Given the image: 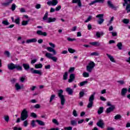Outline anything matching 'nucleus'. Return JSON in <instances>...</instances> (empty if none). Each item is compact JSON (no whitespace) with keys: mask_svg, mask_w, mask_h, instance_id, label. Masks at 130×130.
<instances>
[{"mask_svg":"<svg viewBox=\"0 0 130 130\" xmlns=\"http://www.w3.org/2000/svg\"><path fill=\"white\" fill-rule=\"evenodd\" d=\"M7 67L10 71H13V70H15V69H16L17 71H23L22 66L19 64H15L13 63H10L7 65Z\"/></svg>","mask_w":130,"mask_h":130,"instance_id":"1","label":"nucleus"},{"mask_svg":"<svg viewBox=\"0 0 130 130\" xmlns=\"http://www.w3.org/2000/svg\"><path fill=\"white\" fill-rule=\"evenodd\" d=\"M62 93H63V90H62V89H60L58 91V96L60 99L61 105H64V103L66 102V99H64V95L62 94Z\"/></svg>","mask_w":130,"mask_h":130,"instance_id":"2","label":"nucleus"},{"mask_svg":"<svg viewBox=\"0 0 130 130\" xmlns=\"http://www.w3.org/2000/svg\"><path fill=\"white\" fill-rule=\"evenodd\" d=\"M95 99L94 94H91L88 100L89 103L87 106V108H92L94 104V100Z\"/></svg>","mask_w":130,"mask_h":130,"instance_id":"3","label":"nucleus"},{"mask_svg":"<svg viewBox=\"0 0 130 130\" xmlns=\"http://www.w3.org/2000/svg\"><path fill=\"white\" fill-rule=\"evenodd\" d=\"M95 64L94 62L91 61L86 66V71L88 72V73H92V71H93V69L95 67Z\"/></svg>","mask_w":130,"mask_h":130,"instance_id":"4","label":"nucleus"},{"mask_svg":"<svg viewBox=\"0 0 130 130\" xmlns=\"http://www.w3.org/2000/svg\"><path fill=\"white\" fill-rule=\"evenodd\" d=\"M20 118L22 121L28 118V112L25 109L21 112Z\"/></svg>","mask_w":130,"mask_h":130,"instance_id":"5","label":"nucleus"},{"mask_svg":"<svg viewBox=\"0 0 130 130\" xmlns=\"http://www.w3.org/2000/svg\"><path fill=\"white\" fill-rule=\"evenodd\" d=\"M124 3H123V7H125V5H127L126 6L125 10L127 11V13H130V0H123Z\"/></svg>","mask_w":130,"mask_h":130,"instance_id":"6","label":"nucleus"},{"mask_svg":"<svg viewBox=\"0 0 130 130\" xmlns=\"http://www.w3.org/2000/svg\"><path fill=\"white\" fill-rule=\"evenodd\" d=\"M104 14H99L96 16V18H99V20L97 21L98 24L99 25H101L103 24V22H104Z\"/></svg>","mask_w":130,"mask_h":130,"instance_id":"7","label":"nucleus"},{"mask_svg":"<svg viewBox=\"0 0 130 130\" xmlns=\"http://www.w3.org/2000/svg\"><path fill=\"white\" fill-rule=\"evenodd\" d=\"M30 71L31 74H37V75H39V76L42 75V72L41 70H34V68H30Z\"/></svg>","mask_w":130,"mask_h":130,"instance_id":"8","label":"nucleus"},{"mask_svg":"<svg viewBox=\"0 0 130 130\" xmlns=\"http://www.w3.org/2000/svg\"><path fill=\"white\" fill-rule=\"evenodd\" d=\"M58 4L57 0H52V1H49L47 3V5L48 6H56Z\"/></svg>","mask_w":130,"mask_h":130,"instance_id":"9","label":"nucleus"},{"mask_svg":"<svg viewBox=\"0 0 130 130\" xmlns=\"http://www.w3.org/2000/svg\"><path fill=\"white\" fill-rule=\"evenodd\" d=\"M76 79V75L75 74H71L70 75L69 79L68 80L69 83H73L74 81H75V79Z\"/></svg>","mask_w":130,"mask_h":130,"instance_id":"10","label":"nucleus"},{"mask_svg":"<svg viewBox=\"0 0 130 130\" xmlns=\"http://www.w3.org/2000/svg\"><path fill=\"white\" fill-rule=\"evenodd\" d=\"M96 125L101 128H103L104 127V122L102 119L99 120V121L97 122Z\"/></svg>","mask_w":130,"mask_h":130,"instance_id":"11","label":"nucleus"},{"mask_svg":"<svg viewBox=\"0 0 130 130\" xmlns=\"http://www.w3.org/2000/svg\"><path fill=\"white\" fill-rule=\"evenodd\" d=\"M115 109V106H111L108 108L106 111V113H110V112H112Z\"/></svg>","mask_w":130,"mask_h":130,"instance_id":"12","label":"nucleus"},{"mask_svg":"<svg viewBox=\"0 0 130 130\" xmlns=\"http://www.w3.org/2000/svg\"><path fill=\"white\" fill-rule=\"evenodd\" d=\"M46 49H47V50L49 51V52H53V54H56V51H55V50H54V49H53V48H52L51 47H48L46 48Z\"/></svg>","mask_w":130,"mask_h":130,"instance_id":"13","label":"nucleus"},{"mask_svg":"<svg viewBox=\"0 0 130 130\" xmlns=\"http://www.w3.org/2000/svg\"><path fill=\"white\" fill-rule=\"evenodd\" d=\"M37 34L40 35V36H47V32H42L41 30H37Z\"/></svg>","mask_w":130,"mask_h":130,"instance_id":"14","label":"nucleus"},{"mask_svg":"<svg viewBox=\"0 0 130 130\" xmlns=\"http://www.w3.org/2000/svg\"><path fill=\"white\" fill-rule=\"evenodd\" d=\"M72 4H77L78 7H82V2L81 0H72Z\"/></svg>","mask_w":130,"mask_h":130,"instance_id":"15","label":"nucleus"},{"mask_svg":"<svg viewBox=\"0 0 130 130\" xmlns=\"http://www.w3.org/2000/svg\"><path fill=\"white\" fill-rule=\"evenodd\" d=\"M13 3V0H7V2L2 3L3 7H9Z\"/></svg>","mask_w":130,"mask_h":130,"instance_id":"16","label":"nucleus"},{"mask_svg":"<svg viewBox=\"0 0 130 130\" xmlns=\"http://www.w3.org/2000/svg\"><path fill=\"white\" fill-rule=\"evenodd\" d=\"M127 92H128L127 88H122L121 91V96H125V94H126Z\"/></svg>","mask_w":130,"mask_h":130,"instance_id":"17","label":"nucleus"},{"mask_svg":"<svg viewBox=\"0 0 130 130\" xmlns=\"http://www.w3.org/2000/svg\"><path fill=\"white\" fill-rule=\"evenodd\" d=\"M36 42H37V39L36 38L28 39L26 40V43H35Z\"/></svg>","mask_w":130,"mask_h":130,"instance_id":"18","label":"nucleus"},{"mask_svg":"<svg viewBox=\"0 0 130 130\" xmlns=\"http://www.w3.org/2000/svg\"><path fill=\"white\" fill-rule=\"evenodd\" d=\"M66 92L69 94V95H73V93H74V90H73V89L68 87L66 88Z\"/></svg>","mask_w":130,"mask_h":130,"instance_id":"19","label":"nucleus"},{"mask_svg":"<svg viewBox=\"0 0 130 130\" xmlns=\"http://www.w3.org/2000/svg\"><path fill=\"white\" fill-rule=\"evenodd\" d=\"M22 66L23 67L25 71H28L29 70H30V65H29V64L28 63H23L22 64Z\"/></svg>","mask_w":130,"mask_h":130,"instance_id":"20","label":"nucleus"},{"mask_svg":"<svg viewBox=\"0 0 130 130\" xmlns=\"http://www.w3.org/2000/svg\"><path fill=\"white\" fill-rule=\"evenodd\" d=\"M107 56L109 58L110 60L111 61H112V62H115V60L114 59V58H113V56H112L108 54H107Z\"/></svg>","mask_w":130,"mask_h":130,"instance_id":"21","label":"nucleus"},{"mask_svg":"<svg viewBox=\"0 0 130 130\" xmlns=\"http://www.w3.org/2000/svg\"><path fill=\"white\" fill-rule=\"evenodd\" d=\"M90 44L92 46H100V43L98 42H91Z\"/></svg>","mask_w":130,"mask_h":130,"instance_id":"22","label":"nucleus"},{"mask_svg":"<svg viewBox=\"0 0 130 130\" xmlns=\"http://www.w3.org/2000/svg\"><path fill=\"white\" fill-rule=\"evenodd\" d=\"M107 4L109 8H111V9H115V7H114V5H113V4L111 3V1H108Z\"/></svg>","mask_w":130,"mask_h":130,"instance_id":"23","label":"nucleus"},{"mask_svg":"<svg viewBox=\"0 0 130 130\" xmlns=\"http://www.w3.org/2000/svg\"><path fill=\"white\" fill-rule=\"evenodd\" d=\"M15 88L17 91L19 90H21L22 89V87L20 86V84L18 83H16L15 84Z\"/></svg>","mask_w":130,"mask_h":130,"instance_id":"24","label":"nucleus"},{"mask_svg":"<svg viewBox=\"0 0 130 130\" xmlns=\"http://www.w3.org/2000/svg\"><path fill=\"white\" fill-rule=\"evenodd\" d=\"M56 18L50 17L48 19L47 23H51V22H55Z\"/></svg>","mask_w":130,"mask_h":130,"instance_id":"25","label":"nucleus"},{"mask_svg":"<svg viewBox=\"0 0 130 130\" xmlns=\"http://www.w3.org/2000/svg\"><path fill=\"white\" fill-rule=\"evenodd\" d=\"M36 122H38V124H39V125H45V123H44V122L40 120H36Z\"/></svg>","mask_w":130,"mask_h":130,"instance_id":"26","label":"nucleus"},{"mask_svg":"<svg viewBox=\"0 0 130 130\" xmlns=\"http://www.w3.org/2000/svg\"><path fill=\"white\" fill-rule=\"evenodd\" d=\"M29 20L26 21L23 20L21 22V25L22 26H26V25H28V23H29Z\"/></svg>","mask_w":130,"mask_h":130,"instance_id":"27","label":"nucleus"},{"mask_svg":"<svg viewBox=\"0 0 130 130\" xmlns=\"http://www.w3.org/2000/svg\"><path fill=\"white\" fill-rule=\"evenodd\" d=\"M88 84V81H84L83 82H81L79 84L80 87H83V86H85V85Z\"/></svg>","mask_w":130,"mask_h":130,"instance_id":"28","label":"nucleus"},{"mask_svg":"<svg viewBox=\"0 0 130 130\" xmlns=\"http://www.w3.org/2000/svg\"><path fill=\"white\" fill-rule=\"evenodd\" d=\"M103 109H104L103 107H100L98 111V114H101V113H103Z\"/></svg>","mask_w":130,"mask_h":130,"instance_id":"29","label":"nucleus"},{"mask_svg":"<svg viewBox=\"0 0 130 130\" xmlns=\"http://www.w3.org/2000/svg\"><path fill=\"white\" fill-rule=\"evenodd\" d=\"M43 65L41 63L36 64L35 65V69H42Z\"/></svg>","mask_w":130,"mask_h":130,"instance_id":"30","label":"nucleus"},{"mask_svg":"<svg viewBox=\"0 0 130 130\" xmlns=\"http://www.w3.org/2000/svg\"><path fill=\"white\" fill-rule=\"evenodd\" d=\"M45 56L47 57V58L51 59V58L52 57V54L50 53H46L45 54Z\"/></svg>","mask_w":130,"mask_h":130,"instance_id":"31","label":"nucleus"},{"mask_svg":"<svg viewBox=\"0 0 130 130\" xmlns=\"http://www.w3.org/2000/svg\"><path fill=\"white\" fill-rule=\"evenodd\" d=\"M68 72H66L64 73V75H63V80H64V81L68 80Z\"/></svg>","mask_w":130,"mask_h":130,"instance_id":"32","label":"nucleus"},{"mask_svg":"<svg viewBox=\"0 0 130 130\" xmlns=\"http://www.w3.org/2000/svg\"><path fill=\"white\" fill-rule=\"evenodd\" d=\"M103 32H96V36L98 37V38H100L101 36L103 35Z\"/></svg>","mask_w":130,"mask_h":130,"instance_id":"33","label":"nucleus"},{"mask_svg":"<svg viewBox=\"0 0 130 130\" xmlns=\"http://www.w3.org/2000/svg\"><path fill=\"white\" fill-rule=\"evenodd\" d=\"M117 46L118 49H119L120 50L122 49V44L121 43H118L117 44Z\"/></svg>","mask_w":130,"mask_h":130,"instance_id":"34","label":"nucleus"},{"mask_svg":"<svg viewBox=\"0 0 130 130\" xmlns=\"http://www.w3.org/2000/svg\"><path fill=\"white\" fill-rule=\"evenodd\" d=\"M2 24H3V25H5V26H8L10 25V22H8V20H4L2 22Z\"/></svg>","mask_w":130,"mask_h":130,"instance_id":"35","label":"nucleus"},{"mask_svg":"<svg viewBox=\"0 0 130 130\" xmlns=\"http://www.w3.org/2000/svg\"><path fill=\"white\" fill-rule=\"evenodd\" d=\"M68 51L70 53H74L76 52V50L73 49L71 48H68Z\"/></svg>","mask_w":130,"mask_h":130,"instance_id":"36","label":"nucleus"},{"mask_svg":"<svg viewBox=\"0 0 130 130\" xmlns=\"http://www.w3.org/2000/svg\"><path fill=\"white\" fill-rule=\"evenodd\" d=\"M71 124L73 126L77 125V121L75 120H71Z\"/></svg>","mask_w":130,"mask_h":130,"instance_id":"37","label":"nucleus"},{"mask_svg":"<svg viewBox=\"0 0 130 130\" xmlns=\"http://www.w3.org/2000/svg\"><path fill=\"white\" fill-rule=\"evenodd\" d=\"M55 98V94H52L51 95V97L50 98V103H51L52 102V100H53Z\"/></svg>","mask_w":130,"mask_h":130,"instance_id":"38","label":"nucleus"},{"mask_svg":"<svg viewBox=\"0 0 130 130\" xmlns=\"http://www.w3.org/2000/svg\"><path fill=\"white\" fill-rule=\"evenodd\" d=\"M47 18H48V13L47 12L44 15L43 18V20H44V21H45L46 20H47Z\"/></svg>","mask_w":130,"mask_h":130,"instance_id":"39","label":"nucleus"},{"mask_svg":"<svg viewBox=\"0 0 130 130\" xmlns=\"http://www.w3.org/2000/svg\"><path fill=\"white\" fill-rule=\"evenodd\" d=\"M11 10H12V11L13 12H14V11H15V10H16V4H13L12 5Z\"/></svg>","mask_w":130,"mask_h":130,"instance_id":"40","label":"nucleus"},{"mask_svg":"<svg viewBox=\"0 0 130 130\" xmlns=\"http://www.w3.org/2000/svg\"><path fill=\"white\" fill-rule=\"evenodd\" d=\"M84 95H85V92L84 91H80L79 92V99L82 98V97H84Z\"/></svg>","mask_w":130,"mask_h":130,"instance_id":"41","label":"nucleus"},{"mask_svg":"<svg viewBox=\"0 0 130 130\" xmlns=\"http://www.w3.org/2000/svg\"><path fill=\"white\" fill-rule=\"evenodd\" d=\"M75 72V67H71L69 69L68 73H74Z\"/></svg>","mask_w":130,"mask_h":130,"instance_id":"42","label":"nucleus"},{"mask_svg":"<svg viewBox=\"0 0 130 130\" xmlns=\"http://www.w3.org/2000/svg\"><path fill=\"white\" fill-rule=\"evenodd\" d=\"M114 118L116 120H117V119H120V118H121V115H120L119 114H117L116 116H115Z\"/></svg>","mask_w":130,"mask_h":130,"instance_id":"43","label":"nucleus"},{"mask_svg":"<svg viewBox=\"0 0 130 130\" xmlns=\"http://www.w3.org/2000/svg\"><path fill=\"white\" fill-rule=\"evenodd\" d=\"M122 21L124 24H128L129 23V19H124Z\"/></svg>","mask_w":130,"mask_h":130,"instance_id":"44","label":"nucleus"},{"mask_svg":"<svg viewBox=\"0 0 130 130\" xmlns=\"http://www.w3.org/2000/svg\"><path fill=\"white\" fill-rule=\"evenodd\" d=\"M92 19V16H89L88 18L84 21L85 23H88V22H90Z\"/></svg>","mask_w":130,"mask_h":130,"instance_id":"45","label":"nucleus"},{"mask_svg":"<svg viewBox=\"0 0 130 130\" xmlns=\"http://www.w3.org/2000/svg\"><path fill=\"white\" fill-rule=\"evenodd\" d=\"M89 76V73L87 72H84L83 73V76L84 77V78H88Z\"/></svg>","mask_w":130,"mask_h":130,"instance_id":"46","label":"nucleus"},{"mask_svg":"<svg viewBox=\"0 0 130 130\" xmlns=\"http://www.w3.org/2000/svg\"><path fill=\"white\" fill-rule=\"evenodd\" d=\"M4 119L7 122H9V120H10V117L8 115L4 116Z\"/></svg>","mask_w":130,"mask_h":130,"instance_id":"47","label":"nucleus"},{"mask_svg":"<svg viewBox=\"0 0 130 130\" xmlns=\"http://www.w3.org/2000/svg\"><path fill=\"white\" fill-rule=\"evenodd\" d=\"M90 55L91 56H98V55H99V54L97 52H92L90 54Z\"/></svg>","mask_w":130,"mask_h":130,"instance_id":"48","label":"nucleus"},{"mask_svg":"<svg viewBox=\"0 0 130 130\" xmlns=\"http://www.w3.org/2000/svg\"><path fill=\"white\" fill-rule=\"evenodd\" d=\"M67 40H68L71 42H72L73 41H76V39L75 38L72 39L70 37H69L67 38Z\"/></svg>","mask_w":130,"mask_h":130,"instance_id":"49","label":"nucleus"},{"mask_svg":"<svg viewBox=\"0 0 130 130\" xmlns=\"http://www.w3.org/2000/svg\"><path fill=\"white\" fill-rule=\"evenodd\" d=\"M15 23H16L17 25H19L20 24V18H17L15 20Z\"/></svg>","mask_w":130,"mask_h":130,"instance_id":"50","label":"nucleus"},{"mask_svg":"<svg viewBox=\"0 0 130 130\" xmlns=\"http://www.w3.org/2000/svg\"><path fill=\"white\" fill-rule=\"evenodd\" d=\"M4 54L7 55V57H10V52L9 51H5Z\"/></svg>","mask_w":130,"mask_h":130,"instance_id":"51","label":"nucleus"},{"mask_svg":"<svg viewBox=\"0 0 130 130\" xmlns=\"http://www.w3.org/2000/svg\"><path fill=\"white\" fill-rule=\"evenodd\" d=\"M30 116H31V117H34V118H36V117H37V115L35 114V113H31Z\"/></svg>","mask_w":130,"mask_h":130,"instance_id":"52","label":"nucleus"},{"mask_svg":"<svg viewBox=\"0 0 130 130\" xmlns=\"http://www.w3.org/2000/svg\"><path fill=\"white\" fill-rule=\"evenodd\" d=\"M25 78H26V76L20 77V82H21L22 83L24 82V81H25Z\"/></svg>","mask_w":130,"mask_h":130,"instance_id":"53","label":"nucleus"},{"mask_svg":"<svg viewBox=\"0 0 130 130\" xmlns=\"http://www.w3.org/2000/svg\"><path fill=\"white\" fill-rule=\"evenodd\" d=\"M49 45L52 48H54L55 47V45L52 43H49Z\"/></svg>","mask_w":130,"mask_h":130,"instance_id":"54","label":"nucleus"},{"mask_svg":"<svg viewBox=\"0 0 130 130\" xmlns=\"http://www.w3.org/2000/svg\"><path fill=\"white\" fill-rule=\"evenodd\" d=\"M73 114L74 116H75V117L78 116V114L77 113V111H76V110H73Z\"/></svg>","mask_w":130,"mask_h":130,"instance_id":"55","label":"nucleus"},{"mask_svg":"<svg viewBox=\"0 0 130 130\" xmlns=\"http://www.w3.org/2000/svg\"><path fill=\"white\" fill-rule=\"evenodd\" d=\"M60 9H61V6H58L57 7H56L55 11L56 12H58V11H59V10H60Z\"/></svg>","mask_w":130,"mask_h":130,"instance_id":"56","label":"nucleus"},{"mask_svg":"<svg viewBox=\"0 0 130 130\" xmlns=\"http://www.w3.org/2000/svg\"><path fill=\"white\" fill-rule=\"evenodd\" d=\"M52 122L53 123H55V124H58V122H57V120L56 119H53Z\"/></svg>","mask_w":130,"mask_h":130,"instance_id":"57","label":"nucleus"},{"mask_svg":"<svg viewBox=\"0 0 130 130\" xmlns=\"http://www.w3.org/2000/svg\"><path fill=\"white\" fill-rule=\"evenodd\" d=\"M64 129H65V130H72V129H73V127H71V126L65 127H64Z\"/></svg>","mask_w":130,"mask_h":130,"instance_id":"58","label":"nucleus"},{"mask_svg":"<svg viewBox=\"0 0 130 130\" xmlns=\"http://www.w3.org/2000/svg\"><path fill=\"white\" fill-rule=\"evenodd\" d=\"M97 3L96 0H94L93 1H92L90 3H89V6H92L93 5H94V4H96Z\"/></svg>","mask_w":130,"mask_h":130,"instance_id":"59","label":"nucleus"},{"mask_svg":"<svg viewBox=\"0 0 130 130\" xmlns=\"http://www.w3.org/2000/svg\"><path fill=\"white\" fill-rule=\"evenodd\" d=\"M51 59L53 60V61H55V62H56L57 60V58H56V57H52Z\"/></svg>","mask_w":130,"mask_h":130,"instance_id":"60","label":"nucleus"},{"mask_svg":"<svg viewBox=\"0 0 130 130\" xmlns=\"http://www.w3.org/2000/svg\"><path fill=\"white\" fill-rule=\"evenodd\" d=\"M117 83H119L120 85H124V81H123V80H119V81H117Z\"/></svg>","mask_w":130,"mask_h":130,"instance_id":"61","label":"nucleus"},{"mask_svg":"<svg viewBox=\"0 0 130 130\" xmlns=\"http://www.w3.org/2000/svg\"><path fill=\"white\" fill-rule=\"evenodd\" d=\"M112 36L113 37H115V36H117V32H112Z\"/></svg>","mask_w":130,"mask_h":130,"instance_id":"62","label":"nucleus"},{"mask_svg":"<svg viewBox=\"0 0 130 130\" xmlns=\"http://www.w3.org/2000/svg\"><path fill=\"white\" fill-rule=\"evenodd\" d=\"M96 3H100L101 4H103V3H104V2L105 1V0H95Z\"/></svg>","mask_w":130,"mask_h":130,"instance_id":"63","label":"nucleus"},{"mask_svg":"<svg viewBox=\"0 0 130 130\" xmlns=\"http://www.w3.org/2000/svg\"><path fill=\"white\" fill-rule=\"evenodd\" d=\"M14 130H22V128L18 127H14Z\"/></svg>","mask_w":130,"mask_h":130,"instance_id":"64","label":"nucleus"}]
</instances>
